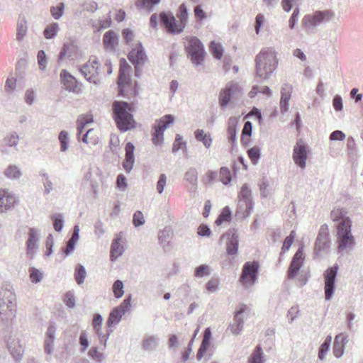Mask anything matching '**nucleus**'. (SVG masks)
Segmentation results:
<instances>
[{
  "instance_id": "nucleus-29",
  "label": "nucleus",
  "mask_w": 363,
  "mask_h": 363,
  "mask_svg": "<svg viewBox=\"0 0 363 363\" xmlns=\"http://www.w3.org/2000/svg\"><path fill=\"white\" fill-rule=\"evenodd\" d=\"M346 342V336L340 333L336 335L333 345V353L336 357H340L344 353V345Z\"/></svg>"
},
{
  "instance_id": "nucleus-47",
  "label": "nucleus",
  "mask_w": 363,
  "mask_h": 363,
  "mask_svg": "<svg viewBox=\"0 0 363 363\" xmlns=\"http://www.w3.org/2000/svg\"><path fill=\"white\" fill-rule=\"evenodd\" d=\"M296 238V232L294 230H291L289 233V235L287 236L283 242L282 245V252H285L289 250L290 246L294 243V240Z\"/></svg>"
},
{
  "instance_id": "nucleus-25",
  "label": "nucleus",
  "mask_w": 363,
  "mask_h": 363,
  "mask_svg": "<svg viewBox=\"0 0 363 363\" xmlns=\"http://www.w3.org/2000/svg\"><path fill=\"white\" fill-rule=\"evenodd\" d=\"M252 201L239 200L238 202L235 216L240 219H244V218L249 216L250 213L252 211Z\"/></svg>"
},
{
  "instance_id": "nucleus-1",
  "label": "nucleus",
  "mask_w": 363,
  "mask_h": 363,
  "mask_svg": "<svg viewBox=\"0 0 363 363\" xmlns=\"http://www.w3.org/2000/svg\"><path fill=\"white\" fill-rule=\"evenodd\" d=\"M133 111V107L131 104L121 101L113 102V118L116 123V127L121 132L135 128L137 123L132 115Z\"/></svg>"
},
{
  "instance_id": "nucleus-61",
  "label": "nucleus",
  "mask_w": 363,
  "mask_h": 363,
  "mask_svg": "<svg viewBox=\"0 0 363 363\" xmlns=\"http://www.w3.org/2000/svg\"><path fill=\"white\" fill-rule=\"evenodd\" d=\"M54 245V238L51 235H49L45 240V246H46V251H45V255L49 256L52 250V247Z\"/></svg>"
},
{
  "instance_id": "nucleus-3",
  "label": "nucleus",
  "mask_w": 363,
  "mask_h": 363,
  "mask_svg": "<svg viewBox=\"0 0 363 363\" xmlns=\"http://www.w3.org/2000/svg\"><path fill=\"white\" fill-rule=\"evenodd\" d=\"M255 61L257 74L262 78L269 77L276 70L278 64L275 50L272 48L262 49L256 56Z\"/></svg>"
},
{
  "instance_id": "nucleus-9",
  "label": "nucleus",
  "mask_w": 363,
  "mask_h": 363,
  "mask_svg": "<svg viewBox=\"0 0 363 363\" xmlns=\"http://www.w3.org/2000/svg\"><path fill=\"white\" fill-rule=\"evenodd\" d=\"M259 269V264L256 261L247 262L244 264L240 281L245 287L255 284L257 280Z\"/></svg>"
},
{
  "instance_id": "nucleus-56",
  "label": "nucleus",
  "mask_w": 363,
  "mask_h": 363,
  "mask_svg": "<svg viewBox=\"0 0 363 363\" xmlns=\"http://www.w3.org/2000/svg\"><path fill=\"white\" fill-rule=\"evenodd\" d=\"M209 274V268L207 265L202 264L196 267L194 272V276L202 277Z\"/></svg>"
},
{
  "instance_id": "nucleus-23",
  "label": "nucleus",
  "mask_w": 363,
  "mask_h": 363,
  "mask_svg": "<svg viewBox=\"0 0 363 363\" xmlns=\"http://www.w3.org/2000/svg\"><path fill=\"white\" fill-rule=\"evenodd\" d=\"M125 155L123 162V167L127 172H129L131 171L135 162V146L131 143H128L125 145Z\"/></svg>"
},
{
  "instance_id": "nucleus-5",
  "label": "nucleus",
  "mask_w": 363,
  "mask_h": 363,
  "mask_svg": "<svg viewBox=\"0 0 363 363\" xmlns=\"http://www.w3.org/2000/svg\"><path fill=\"white\" fill-rule=\"evenodd\" d=\"M179 23L176 22V19L172 16H169L165 13L160 15L162 22L165 27V29L169 33H180L183 30L186 25V20L188 13L186 6L184 4H182L179 7V12L177 13Z\"/></svg>"
},
{
  "instance_id": "nucleus-35",
  "label": "nucleus",
  "mask_w": 363,
  "mask_h": 363,
  "mask_svg": "<svg viewBox=\"0 0 363 363\" xmlns=\"http://www.w3.org/2000/svg\"><path fill=\"white\" fill-rule=\"evenodd\" d=\"M231 220V212L230 211V208L226 206L224 207L219 214L218 217L217 218L216 220L215 221V223L220 226V225L223 224V223L230 222Z\"/></svg>"
},
{
  "instance_id": "nucleus-42",
  "label": "nucleus",
  "mask_w": 363,
  "mask_h": 363,
  "mask_svg": "<svg viewBox=\"0 0 363 363\" xmlns=\"http://www.w3.org/2000/svg\"><path fill=\"white\" fill-rule=\"evenodd\" d=\"M124 284L121 281L117 280L113 284L112 290L114 296L117 298L122 297L124 295Z\"/></svg>"
},
{
  "instance_id": "nucleus-48",
  "label": "nucleus",
  "mask_w": 363,
  "mask_h": 363,
  "mask_svg": "<svg viewBox=\"0 0 363 363\" xmlns=\"http://www.w3.org/2000/svg\"><path fill=\"white\" fill-rule=\"evenodd\" d=\"M198 172L194 168H191L187 170L185 174V180L192 184L197 182Z\"/></svg>"
},
{
  "instance_id": "nucleus-57",
  "label": "nucleus",
  "mask_w": 363,
  "mask_h": 363,
  "mask_svg": "<svg viewBox=\"0 0 363 363\" xmlns=\"http://www.w3.org/2000/svg\"><path fill=\"white\" fill-rule=\"evenodd\" d=\"M216 174L212 170H208L206 172L205 175L202 179V182L205 184H209L213 182L216 179Z\"/></svg>"
},
{
  "instance_id": "nucleus-55",
  "label": "nucleus",
  "mask_w": 363,
  "mask_h": 363,
  "mask_svg": "<svg viewBox=\"0 0 363 363\" xmlns=\"http://www.w3.org/2000/svg\"><path fill=\"white\" fill-rule=\"evenodd\" d=\"M145 222L143 213L141 211H137L134 213L133 223L135 227L141 226Z\"/></svg>"
},
{
  "instance_id": "nucleus-51",
  "label": "nucleus",
  "mask_w": 363,
  "mask_h": 363,
  "mask_svg": "<svg viewBox=\"0 0 363 363\" xmlns=\"http://www.w3.org/2000/svg\"><path fill=\"white\" fill-rule=\"evenodd\" d=\"M68 135L67 133L65 130H62L59 134V140L61 145V150L62 152H65L68 148Z\"/></svg>"
},
{
  "instance_id": "nucleus-32",
  "label": "nucleus",
  "mask_w": 363,
  "mask_h": 363,
  "mask_svg": "<svg viewBox=\"0 0 363 363\" xmlns=\"http://www.w3.org/2000/svg\"><path fill=\"white\" fill-rule=\"evenodd\" d=\"M194 136L196 139L202 143L206 148H209L211 146L212 138L211 135L206 133L203 130H196L194 132Z\"/></svg>"
},
{
  "instance_id": "nucleus-45",
  "label": "nucleus",
  "mask_w": 363,
  "mask_h": 363,
  "mask_svg": "<svg viewBox=\"0 0 363 363\" xmlns=\"http://www.w3.org/2000/svg\"><path fill=\"white\" fill-rule=\"evenodd\" d=\"M239 200L252 201L251 196V191L247 184H244L241 187V191L239 194Z\"/></svg>"
},
{
  "instance_id": "nucleus-63",
  "label": "nucleus",
  "mask_w": 363,
  "mask_h": 363,
  "mask_svg": "<svg viewBox=\"0 0 363 363\" xmlns=\"http://www.w3.org/2000/svg\"><path fill=\"white\" fill-rule=\"evenodd\" d=\"M166 182L167 177L165 174H161L159 177V181H157V190L160 194L163 192L166 184Z\"/></svg>"
},
{
  "instance_id": "nucleus-41",
  "label": "nucleus",
  "mask_w": 363,
  "mask_h": 363,
  "mask_svg": "<svg viewBox=\"0 0 363 363\" xmlns=\"http://www.w3.org/2000/svg\"><path fill=\"white\" fill-rule=\"evenodd\" d=\"M210 50L213 57L220 59L223 56V49L220 43L212 41Z\"/></svg>"
},
{
  "instance_id": "nucleus-11",
  "label": "nucleus",
  "mask_w": 363,
  "mask_h": 363,
  "mask_svg": "<svg viewBox=\"0 0 363 363\" xmlns=\"http://www.w3.org/2000/svg\"><path fill=\"white\" fill-rule=\"evenodd\" d=\"M128 57L130 62L135 65V74L138 76L140 67L147 61V56L140 43H138L131 48Z\"/></svg>"
},
{
  "instance_id": "nucleus-37",
  "label": "nucleus",
  "mask_w": 363,
  "mask_h": 363,
  "mask_svg": "<svg viewBox=\"0 0 363 363\" xmlns=\"http://www.w3.org/2000/svg\"><path fill=\"white\" fill-rule=\"evenodd\" d=\"M131 71V67L128 65V63L122 58L120 60V69H119V77L118 79H121V80L126 77H130V73Z\"/></svg>"
},
{
  "instance_id": "nucleus-46",
  "label": "nucleus",
  "mask_w": 363,
  "mask_h": 363,
  "mask_svg": "<svg viewBox=\"0 0 363 363\" xmlns=\"http://www.w3.org/2000/svg\"><path fill=\"white\" fill-rule=\"evenodd\" d=\"M86 277V271L83 266L78 265L75 268V281L77 284H80L84 282Z\"/></svg>"
},
{
  "instance_id": "nucleus-40",
  "label": "nucleus",
  "mask_w": 363,
  "mask_h": 363,
  "mask_svg": "<svg viewBox=\"0 0 363 363\" xmlns=\"http://www.w3.org/2000/svg\"><path fill=\"white\" fill-rule=\"evenodd\" d=\"M98 137L94 129H89L82 138V142L87 144H96Z\"/></svg>"
},
{
  "instance_id": "nucleus-62",
  "label": "nucleus",
  "mask_w": 363,
  "mask_h": 363,
  "mask_svg": "<svg viewBox=\"0 0 363 363\" xmlns=\"http://www.w3.org/2000/svg\"><path fill=\"white\" fill-rule=\"evenodd\" d=\"M252 130V124L251 122L247 121L244 124L243 129L242 130V138L245 137H250Z\"/></svg>"
},
{
  "instance_id": "nucleus-53",
  "label": "nucleus",
  "mask_w": 363,
  "mask_h": 363,
  "mask_svg": "<svg viewBox=\"0 0 363 363\" xmlns=\"http://www.w3.org/2000/svg\"><path fill=\"white\" fill-rule=\"evenodd\" d=\"M63 9L64 4L60 3L57 6L51 8L50 13L55 18L57 19L63 15Z\"/></svg>"
},
{
  "instance_id": "nucleus-6",
  "label": "nucleus",
  "mask_w": 363,
  "mask_h": 363,
  "mask_svg": "<svg viewBox=\"0 0 363 363\" xmlns=\"http://www.w3.org/2000/svg\"><path fill=\"white\" fill-rule=\"evenodd\" d=\"M185 48L193 63L199 65L204 58V48L199 38L194 36L186 37Z\"/></svg>"
},
{
  "instance_id": "nucleus-39",
  "label": "nucleus",
  "mask_w": 363,
  "mask_h": 363,
  "mask_svg": "<svg viewBox=\"0 0 363 363\" xmlns=\"http://www.w3.org/2000/svg\"><path fill=\"white\" fill-rule=\"evenodd\" d=\"M4 174L7 178L17 179L22 175V173L18 167L10 165L4 170Z\"/></svg>"
},
{
  "instance_id": "nucleus-44",
  "label": "nucleus",
  "mask_w": 363,
  "mask_h": 363,
  "mask_svg": "<svg viewBox=\"0 0 363 363\" xmlns=\"http://www.w3.org/2000/svg\"><path fill=\"white\" fill-rule=\"evenodd\" d=\"M58 30L57 23H52L45 28L43 34L45 38L51 39L56 36V33Z\"/></svg>"
},
{
  "instance_id": "nucleus-15",
  "label": "nucleus",
  "mask_w": 363,
  "mask_h": 363,
  "mask_svg": "<svg viewBox=\"0 0 363 363\" xmlns=\"http://www.w3.org/2000/svg\"><path fill=\"white\" fill-rule=\"evenodd\" d=\"M330 229L327 224H323L319 228L315 243V251L320 252L329 248L330 245Z\"/></svg>"
},
{
  "instance_id": "nucleus-64",
  "label": "nucleus",
  "mask_w": 363,
  "mask_h": 363,
  "mask_svg": "<svg viewBox=\"0 0 363 363\" xmlns=\"http://www.w3.org/2000/svg\"><path fill=\"white\" fill-rule=\"evenodd\" d=\"M194 16L199 21H202L206 18V13L204 10L201 9V6H197L194 10Z\"/></svg>"
},
{
  "instance_id": "nucleus-36",
  "label": "nucleus",
  "mask_w": 363,
  "mask_h": 363,
  "mask_svg": "<svg viewBox=\"0 0 363 363\" xmlns=\"http://www.w3.org/2000/svg\"><path fill=\"white\" fill-rule=\"evenodd\" d=\"M219 179L221 183L225 185H228L230 183L232 177L230 170L225 167L220 168Z\"/></svg>"
},
{
  "instance_id": "nucleus-49",
  "label": "nucleus",
  "mask_w": 363,
  "mask_h": 363,
  "mask_svg": "<svg viewBox=\"0 0 363 363\" xmlns=\"http://www.w3.org/2000/svg\"><path fill=\"white\" fill-rule=\"evenodd\" d=\"M331 344V336L327 337L324 343H323L319 350L318 357L320 359H323L325 354L328 351L330 345Z\"/></svg>"
},
{
  "instance_id": "nucleus-18",
  "label": "nucleus",
  "mask_w": 363,
  "mask_h": 363,
  "mask_svg": "<svg viewBox=\"0 0 363 363\" xmlns=\"http://www.w3.org/2000/svg\"><path fill=\"white\" fill-rule=\"evenodd\" d=\"M60 79L65 89L67 91L79 93L82 91V84H79L75 77L71 75L66 69H62L60 73Z\"/></svg>"
},
{
  "instance_id": "nucleus-26",
  "label": "nucleus",
  "mask_w": 363,
  "mask_h": 363,
  "mask_svg": "<svg viewBox=\"0 0 363 363\" xmlns=\"http://www.w3.org/2000/svg\"><path fill=\"white\" fill-rule=\"evenodd\" d=\"M293 87L291 85L286 84L282 87L281 98L280 100V108L282 113H285V111L289 109V103Z\"/></svg>"
},
{
  "instance_id": "nucleus-54",
  "label": "nucleus",
  "mask_w": 363,
  "mask_h": 363,
  "mask_svg": "<svg viewBox=\"0 0 363 363\" xmlns=\"http://www.w3.org/2000/svg\"><path fill=\"white\" fill-rule=\"evenodd\" d=\"M38 63L39 65V67L41 70H45L46 69V65H47V57L44 51L38 52Z\"/></svg>"
},
{
  "instance_id": "nucleus-10",
  "label": "nucleus",
  "mask_w": 363,
  "mask_h": 363,
  "mask_svg": "<svg viewBox=\"0 0 363 363\" xmlns=\"http://www.w3.org/2000/svg\"><path fill=\"white\" fill-rule=\"evenodd\" d=\"M338 272V266L335 265L330 267L325 271L323 273V279H324V294L325 298L326 300L331 299L335 288V278L337 275Z\"/></svg>"
},
{
  "instance_id": "nucleus-30",
  "label": "nucleus",
  "mask_w": 363,
  "mask_h": 363,
  "mask_svg": "<svg viewBox=\"0 0 363 363\" xmlns=\"http://www.w3.org/2000/svg\"><path fill=\"white\" fill-rule=\"evenodd\" d=\"M118 43V38L116 33L112 30H109L104 35V45L107 49H114Z\"/></svg>"
},
{
  "instance_id": "nucleus-33",
  "label": "nucleus",
  "mask_w": 363,
  "mask_h": 363,
  "mask_svg": "<svg viewBox=\"0 0 363 363\" xmlns=\"http://www.w3.org/2000/svg\"><path fill=\"white\" fill-rule=\"evenodd\" d=\"M238 236L233 235L227 242L226 250L228 255H235L238 250Z\"/></svg>"
},
{
  "instance_id": "nucleus-8",
  "label": "nucleus",
  "mask_w": 363,
  "mask_h": 363,
  "mask_svg": "<svg viewBox=\"0 0 363 363\" xmlns=\"http://www.w3.org/2000/svg\"><path fill=\"white\" fill-rule=\"evenodd\" d=\"M174 118L172 115H164L157 121V124L154 126V130L152 133V143L155 145H160L164 138V132L172 124Z\"/></svg>"
},
{
  "instance_id": "nucleus-16",
  "label": "nucleus",
  "mask_w": 363,
  "mask_h": 363,
  "mask_svg": "<svg viewBox=\"0 0 363 363\" xmlns=\"http://www.w3.org/2000/svg\"><path fill=\"white\" fill-rule=\"evenodd\" d=\"M16 312V303L15 297H11L7 303L4 302L0 304V315L1 320L6 323H11L14 320Z\"/></svg>"
},
{
  "instance_id": "nucleus-58",
  "label": "nucleus",
  "mask_w": 363,
  "mask_h": 363,
  "mask_svg": "<svg viewBox=\"0 0 363 363\" xmlns=\"http://www.w3.org/2000/svg\"><path fill=\"white\" fill-rule=\"evenodd\" d=\"M30 278L32 282L38 283L42 280V274L38 269L31 268L30 269Z\"/></svg>"
},
{
  "instance_id": "nucleus-13",
  "label": "nucleus",
  "mask_w": 363,
  "mask_h": 363,
  "mask_svg": "<svg viewBox=\"0 0 363 363\" xmlns=\"http://www.w3.org/2000/svg\"><path fill=\"white\" fill-rule=\"evenodd\" d=\"M334 16L330 10L316 11L313 15L305 16L302 19L304 26H315L324 21H328Z\"/></svg>"
},
{
  "instance_id": "nucleus-17",
  "label": "nucleus",
  "mask_w": 363,
  "mask_h": 363,
  "mask_svg": "<svg viewBox=\"0 0 363 363\" xmlns=\"http://www.w3.org/2000/svg\"><path fill=\"white\" fill-rule=\"evenodd\" d=\"M118 86L119 88V95L123 97H135L138 94L137 84L131 80L130 76L118 79Z\"/></svg>"
},
{
  "instance_id": "nucleus-60",
  "label": "nucleus",
  "mask_w": 363,
  "mask_h": 363,
  "mask_svg": "<svg viewBox=\"0 0 363 363\" xmlns=\"http://www.w3.org/2000/svg\"><path fill=\"white\" fill-rule=\"evenodd\" d=\"M64 301L66 305L69 308H72L75 306L74 296L70 291H68L65 294Z\"/></svg>"
},
{
  "instance_id": "nucleus-21",
  "label": "nucleus",
  "mask_w": 363,
  "mask_h": 363,
  "mask_svg": "<svg viewBox=\"0 0 363 363\" xmlns=\"http://www.w3.org/2000/svg\"><path fill=\"white\" fill-rule=\"evenodd\" d=\"M303 260L304 255L302 249L298 250L295 252L289 266L288 272V277L289 278H293L296 276L299 269L302 267Z\"/></svg>"
},
{
  "instance_id": "nucleus-14",
  "label": "nucleus",
  "mask_w": 363,
  "mask_h": 363,
  "mask_svg": "<svg viewBox=\"0 0 363 363\" xmlns=\"http://www.w3.org/2000/svg\"><path fill=\"white\" fill-rule=\"evenodd\" d=\"M130 306L131 297L129 296L128 298H125L121 305L114 308L111 312L107 320L108 325L111 327L115 325V324H117L121 320L125 313L130 310Z\"/></svg>"
},
{
  "instance_id": "nucleus-22",
  "label": "nucleus",
  "mask_w": 363,
  "mask_h": 363,
  "mask_svg": "<svg viewBox=\"0 0 363 363\" xmlns=\"http://www.w3.org/2000/svg\"><path fill=\"white\" fill-rule=\"evenodd\" d=\"M247 310V306L242 304L240 306V308L235 312V322L228 328L231 333L234 335H238L241 331L242 329L243 320L240 318V315Z\"/></svg>"
},
{
  "instance_id": "nucleus-52",
  "label": "nucleus",
  "mask_w": 363,
  "mask_h": 363,
  "mask_svg": "<svg viewBox=\"0 0 363 363\" xmlns=\"http://www.w3.org/2000/svg\"><path fill=\"white\" fill-rule=\"evenodd\" d=\"M103 318L100 314H95L93 320V327L95 329L96 334L101 335V329L102 325Z\"/></svg>"
},
{
  "instance_id": "nucleus-24",
  "label": "nucleus",
  "mask_w": 363,
  "mask_h": 363,
  "mask_svg": "<svg viewBox=\"0 0 363 363\" xmlns=\"http://www.w3.org/2000/svg\"><path fill=\"white\" fill-rule=\"evenodd\" d=\"M78 54V48L75 43L74 42H68L65 43L61 52H60L58 61L62 62L66 57H75Z\"/></svg>"
},
{
  "instance_id": "nucleus-27",
  "label": "nucleus",
  "mask_w": 363,
  "mask_h": 363,
  "mask_svg": "<svg viewBox=\"0 0 363 363\" xmlns=\"http://www.w3.org/2000/svg\"><path fill=\"white\" fill-rule=\"evenodd\" d=\"M7 346L14 359H20L22 358L23 350L18 340L9 339L7 342Z\"/></svg>"
},
{
  "instance_id": "nucleus-12",
  "label": "nucleus",
  "mask_w": 363,
  "mask_h": 363,
  "mask_svg": "<svg viewBox=\"0 0 363 363\" xmlns=\"http://www.w3.org/2000/svg\"><path fill=\"white\" fill-rule=\"evenodd\" d=\"M308 149L302 139L296 141L294 147L293 160L298 167L303 169L306 167V162L308 159Z\"/></svg>"
},
{
  "instance_id": "nucleus-28",
  "label": "nucleus",
  "mask_w": 363,
  "mask_h": 363,
  "mask_svg": "<svg viewBox=\"0 0 363 363\" xmlns=\"http://www.w3.org/2000/svg\"><path fill=\"white\" fill-rule=\"evenodd\" d=\"M121 240L122 237L121 235H117L113 240L111 245V259L112 260L116 259L119 257L124 251L123 246L121 244Z\"/></svg>"
},
{
  "instance_id": "nucleus-7",
  "label": "nucleus",
  "mask_w": 363,
  "mask_h": 363,
  "mask_svg": "<svg viewBox=\"0 0 363 363\" xmlns=\"http://www.w3.org/2000/svg\"><path fill=\"white\" fill-rule=\"evenodd\" d=\"M241 94L242 87L240 84L235 82V81H230L224 87L220 89L218 96L220 106L222 108L226 107L231 99L235 98Z\"/></svg>"
},
{
  "instance_id": "nucleus-31",
  "label": "nucleus",
  "mask_w": 363,
  "mask_h": 363,
  "mask_svg": "<svg viewBox=\"0 0 363 363\" xmlns=\"http://www.w3.org/2000/svg\"><path fill=\"white\" fill-rule=\"evenodd\" d=\"M160 0H135V4L138 9H143L150 12L155 5H157Z\"/></svg>"
},
{
  "instance_id": "nucleus-19",
  "label": "nucleus",
  "mask_w": 363,
  "mask_h": 363,
  "mask_svg": "<svg viewBox=\"0 0 363 363\" xmlns=\"http://www.w3.org/2000/svg\"><path fill=\"white\" fill-rule=\"evenodd\" d=\"M39 237L38 232L33 228H30L28 231L26 240V253L29 259L34 258L35 253L38 249Z\"/></svg>"
},
{
  "instance_id": "nucleus-4",
  "label": "nucleus",
  "mask_w": 363,
  "mask_h": 363,
  "mask_svg": "<svg viewBox=\"0 0 363 363\" xmlns=\"http://www.w3.org/2000/svg\"><path fill=\"white\" fill-rule=\"evenodd\" d=\"M352 222L350 218H345L339 222L337 226V250L342 252L351 250L355 245V238L351 232Z\"/></svg>"
},
{
  "instance_id": "nucleus-34",
  "label": "nucleus",
  "mask_w": 363,
  "mask_h": 363,
  "mask_svg": "<svg viewBox=\"0 0 363 363\" xmlns=\"http://www.w3.org/2000/svg\"><path fill=\"white\" fill-rule=\"evenodd\" d=\"M93 122V116L87 113L80 116L77 120V129L79 134L82 133L83 129L86 125Z\"/></svg>"
},
{
  "instance_id": "nucleus-20",
  "label": "nucleus",
  "mask_w": 363,
  "mask_h": 363,
  "mask_svg": "<svg viewBox=\"0 0 363 363\" xmlns=\"http://www.w3.org/2000/svg\"><path fill=\"white\" fill-rule=\"evenodd\" d=\"M17 199L13 193L7 189H0V212H6L16 206Z\"/></svg>"
},
{
  "instance_id": "nucleus-50",
  "label": "nucleus",
  "mask_w": 363,
  "mask_h": 363,
  "mask_svg": "<svg viewBox=\"0 0 363 363\" xmlns=\"http://www.w3.org/2000/svg\"><path fill=\"white\" fill-rule=\"evenodd\" d=\"M186 147V143L183 142L182 137L179 135H177L174 143L172 145V152H176L179 149H184Z\"/></svg>"
},
{
  "instance_id": "nucleus-2",
  "label": "nucleus",
  "mask_w": 363,
  "mask_h": 363,
  "mask_svg": "<svg viewBox=\"0 0 363 363\" xmlns=\"http://www.w3.org/2000/svg\"><path fill=\"white\" fill-rule=\"evenodd\" d=\"M80 70L87 80L97 84L103 75L111 74L112 72L111 62L106 60L101 63L98 60L97 57L91 56L89 57V60L82 65Z\"/></svg>"
},
{
  "instance_id": "nucleus-43",
  "label": "nucleus",
  "mask_w": 363,
  "mask_h": 363,
  "mask_svg": "<svg viewBox=\"0 0 363 363\" xmlns=\"http://www.w3.org/2000/svg\"><path fill=\"white\" fill-rule=\"evenodd\" d=\"M249 363H263L262 352L260 346L256 347V349L254 350L249 359Z\"/></svg>"
},
{
  "instance_id": "nucleus-59",
  "label": "nucleus",
  "mask_w": 363,
  "mask_h": 363,
  "mask_svg": "<svg viewBox=\"0 0 363 363\" xmlns=\"http://www.w3.org/2000/svg\"><path fill=\"white\" fill-rule=\"evenodd\" d=\"M259 149L257 147H252L248 150L249 158L255 163L259 158Z\"/></svg>"
},
{
  "instance_id": "nucleus-38",
  "label": "nucleus",
  "mask_w": 363,
  "mask_h": 363,
  "mask_svg": "<svg viewBox=\"0 0 363 363\" xmlns=\"http://www.w3.org/2000/svg\"><path fill=\"white\" fill-rule=\"evenodd\" d=\"M346 212L344 211L342 208H334L330 212V219L334 221H342L345 218H349L345 216Z\"/></svg>"
}]
</instances>
